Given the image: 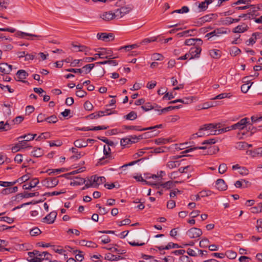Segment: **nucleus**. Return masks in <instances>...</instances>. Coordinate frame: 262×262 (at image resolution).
Returning a JSON list of instances; mask_svg holds the SVG:
<instances>
[{
  "label": "nucleus",
  "mask_w": 262,
  "mask_h": 262,
  "mask_svg": "<svg viewBox=\"0 0 262 262\" xmlns=\"http://www.w3.org/2000/svg\"><path fill=\"white\" fill-rule=\"evenodd\" d=\"M97 53L94 55V57H85L83 58L84 62H91L96 60L98 58L101 59H115L118 58L117 56H114L113 51L111 49L98 48L95 50Z\"/></svg>",
  "instance_id": "f257e3e1"
},
{
  "label": "nucleus",
  "mask_w": 262,
  "mask_h": 262,
  "mask_svg": "<svg viewBox=\"0 0 262 262\" xmlns=\"http://www.w3.org/2000/svg\"><path fill=\"white\" fill-rule=\"evenodd\" d=\"M103 154L105 156L102 158L99 159L96 165H105L108 163H109V161L108 160H106V159H113V157L111 155V149L110 147L108 146L104 145L103 147Z\"/></svg>",
  "instance_id": "f03ea898"
},
{
  "label": "nucleus",
  "mask_w": 262,
  "mask_h": 262,
  "mask_svg": "<svg viewBox=\"0 0 262 262\" xmlns=\"http://www.w3.org/2000/svg\"><path fill=\"white\" fill-rule=\"evenodd\" d=\"M208 149L207 154H209V155L215 154L219 150V147L216 146H210L209 148H207V147L206 146H196V147H193L190 148L188 149H186V150L182 151V154H187V153H188L192 151H193L195 149Z\"/></svg>",
  "instance_id": "7ed1b4c3"
},
{
  "label": "nucleus",
  "mask_w": 262,
  "mask_h": 262,
  "mask_svg": "<svg viewBox=\"0 0 262 262\" xmlns=\"http://www.w3.org/2000/svg\"><path fill=\"white\" fill-rule=\"evenodd\" d=\"M155 133L153 132H146L142 134L141 136H139V137H137L136 136H129V138L132 141V143H135L138 141L139 139H142L143 138H152L153 137L157 136L159 133V131L156 132L154 131Z\"/></svg>",
  "instance_id": "20e7f679"
},
{
  "label": "nucleus",
  "mask_w": 262,
  "mask_h": 262,
  "mask_svg": "<svg viewBox=\"0 0 262 262\" xmlns=\"http://www.w3.org/2000/svg\"><path fill=\"white\" fill-rule=\"evenodd\" d=\"M58 182L57 178H48L41 181L42 185L48 188L56 186Z\"/></svg>",
  "instance_id": "39448f33"
},
{
  "label": "nucleus",
  "mask_w": 262,
  "mask_h": 262,
  "mask_svg": "<svg viewBox=\"0 0 262 262\" xmlns=\"http://www.w3.org/2000/svg\"><path fill=\"white\" fill-rule=\"evenodd\" d=\"M250 124L249 121V119L248 118H244L242 119L236 123L231 125V128H234V130H242L246 126V124Z\"/></svg>",
  "instance_id": "423d86ee"
},
{
  "label": "nucleus",
  "mask_w": 262,
  "mask_h": 262,
  "mask_svg": "<svg viewBox=\"0 0 262 262\" xmlns=\"http://www.w3.org/2000/svg\"><path fill=\"white\" fill-rule=\"evenodd\" d=\"M202 233L203 232L200 229L195 227L190 228L187 232V234L191 238L199 237L202 234Z\"/></svg>",
  "instance_id": "0eeeda50"
},
{
  "label": "nucleus",
  "mask_w": 262,
  "mask_h": 262,
  "mask_svg": "<svg viewBox=\"0 0 262 262\" xmlns=\"http://www.w3.org/2000/svg\"><path fill=\"white\" fill-rule=\"evenodd\" d=\"M215 14H210L199 18L198 20L195 22V26H201L205 23L211 21L213 18V16Z\"/></svg>",
  "instance_id": "6e6552de"
},
{
  "label": "nucleus",
  "mask_w": 262,
  "mask_h": 262,
  "mask_svg": "<svg viewBox=\"0 0 262 262\" xmlns=\"http://www.w3.org/2000/svg\"><path fill=\"white\" fill-rule=\"evenodd\" d=\"M98 39L102 40L104 41H110L111 40L114 39V36L113 33H98L97 34Z\"/></svg>",
  "instance_id": "1a4fd4ad"
},
{
  "label": "nucleus",
  "mask_w": 262,
  "mask_h": 262,
  "mask_svg": "<svg viewBox=\"0 0 262 262\" xmlns=\"http://www.w3.org/2000/svg\"><path fill=\"white\" fill-rule=\"evenodd\" d=\"M57 213L56 211H52L46 216L43 218V222L48 224H53L57 216Z\"/></svg>",
  "instance_id": "9d476101"
},
{
  "label": "nucleus",
  "mask_w": 262,
  "mask_h": 262,
  "mask_svg": "<svg viewBox=\"0 0 262 262\" xmlns=\"http://www.w3.org/2000/svg\"><path fill=\"white\" fill-rule=\"evenodd\" d=\"M201 50V48L200 47H194L191 48L188 52L190 56V59L195 57H199Z\"/></svg>",
  "instance_id": "9b49d317"
},
{
  "label": "nucleus",
  "mask_w": 262,
  "mask_h": 262,
  "mask_svg": "<svg viewBox=\"0 0 262 262\" xmlns=\"http://www.w3.org/2000/svg\"><path fill=\"white\" fill-rule=\"evenodd\" d=\"M12 67L11 65L6 62L0 63V72L2 75L9 74L12 71Z\"/></svg>",
  "instance_id": "f8f14e48"
},
{
  "label": "nucleus",
  "mask_w": 262,
  "mask_h": 262,
  "mask_svg": "<svg viewBox=\"0 0 262 262\" xmlns=\"http://www.w3.org/2000/svg\"><path fill=\"white\" fill-rule=\"evenodd\" d=\"M39 182V181L37 178H34L28 184H24L23 186V188L25 190H31L36 187Z\"/></svg>",
  "instance_id": "ddd939ff"
},
{
  "label": "nucleus",
  "mask_w": 262,
  "mask_h": 262,
  "mask_svg": "<svg viewBox=\"0 0 262 262\" xmlns=\"http://www.w3.org/2000/svg\"><path fill=\"white\" fill-rule=\"evenodd\" d=\"M129 11V10L128 8L122 7L120 8V9H118L114 12L115 16H116V17L117 18H121L123 17L125 14L128 13Z\"/></svg>",
  "instance_id": "4468645a"
},
{
  "label": "nucleus",
  "mask_w": 262,
  "mask_h": 262,
  "mask_svg": "<svg viewBox=\"0 0 262 262\" xmlns=\"http://www.w3.org/2000/svg\"><path fill=\"white\" fill-rule=\"evenodd\" d=\"M178 181L173 182L172 181H169L165 183H162V182H159L158 183H156V185H154V186H160L162 188H165L166 189H169L170 188L173 187L174 186V183H178Z\"/></svg>",
  "instance_id": "2eb2a0df"
},
{
  "label": "nucleus",
  "mask_w": 262,
  "mask_h": 262,
  "mask_svg": "<svg viewBox=\"0 0 262 262\" xmlns=\"http://www.w3.org/2000/svg\"><path fill=\"white\" fill-rule=\"evenodd\" d=\"M215 187L220 191L226 190L227 188V185L226 184L224 180L219 179L215 182Z\"/></svg>",
  "instance_id": "dca6fc26"
},
{
  "label": "nucleus",
  "mask_w": 262,
  "mask_h": 262,
  "mask_svg": "<svg viewBox=\"0 0 262 262\" xmlns=\"http://www.w3.org/2000/svg\"><path fill=\"white\" fill-rule=\"evenodd\" d=\"M249 29V27L245 23H243L240 25H238L232 30V32L235 33H241L247 31Z\"/></svg>",
  "instance_id": "f3484780"
},
{
  "label": "nucleus",
  "mask_w": 262,
  "mask_h": 262,
  "mask_svg": "<svg viewBox=\"0 0 262 262\" xmlns=\"http://www.w3.org/2000/svg\"><path fill=\"white\" fill-rule=\"evenodd\" d=\"M16 75L17 76L18 81L27 83L28 81L24 80L28 76V73L24 70H19L17 72Z\"/></svg>",
  "instance_id": "a211bd4d"
},
{
  "label": "nucleus",
  "mask_w": 262,
  "mask_h": 262,
  "mask_svg": "<svg viewBox=\"0 0 262 262\" xmlns=\"http://www.w3.org/2000/svg\"><path fill=\"white\" fill-rule=\"evenodd\" d=\"M93 181L95 182L96 188L98 187L99 185L103 184L106 181V179L104 177H98L96 175L93 176Z\"/></svg>",
  "instance_id": "6ab92c4d"
},
{
  "label": "nucleus",
  "mask_w": 262,
  "mask_h": 262,
  "mask_svg": "<svg viewBox=\"0 0 262 262\" xmlns=\"http://www.w3.org/2000/svg\"><path fill=\"white\" fill-rule=\"evenodd\" d=\"M104 259L110 261H118L119 260L124 259V257L120 255L116 256L110 253H108L105 255Z\"/></svg>",
  "instance_id": "aec40b11"
},
{
  "label": "nucleus",
  "mask_w": 262,
  "mask_h": 262,
  "mask_svg": "<svg viewBox=\"0 0 262 262\" xmlns=\"http://www.w3.org/2000/svg\"><path fill=\"white\" fill-rule=\"evenodd\" d=\"M114 14V12L113 13L111 11L106 12L101 14L100 17L104 20L110 21L116 17Z\"/></svg>",
  "instance_id": "412c9836"
},
{
  "label": "nucleus",
  "mask_w": 262,
  "mask_h": 262,
  "mask_svg": "<svg viewBox=\"0 0 262 262\" xmlns=\"http://www.w3.org/2000/svg\"><path fill=\"white\" fill-rule=\"evenodd\" d=\"M213 0H205V1L199 3L198 7L200 11H204L207 9L209 4L212 3Z\"/></svg>",
  "instance_id": "4be33fe9"
},
{
  "label": "nucleus",
  "mask_w": 262,
  "mask_h": 262,
  "mask_svg": "<svg viewBox=\"0 0 262 262\" xmlns=\"http://www.w3.org/2000/svg\"><path fill=\"white\" fill-rule=\"evenodd\" d=\"M70 150H71L73 153L75 154V155L71 157V159H79L85 155L84 152H78L77 149L74 147L71 148Z\"/></svg>",
  "instance_id": "5701e85b"
},
{
  "label": "nucleus",
  "mask_w": 262,
  "mask_h": 262,
  "mask_svg": "<svg viewBox=\"0 0 262 262\" xmlns=\"http://www.w3.org/2000/svg\"><path fill=\"white\" fill-rule=\"evenodd\" d=\"M196 42H199L198 45H202V40L200 38H189L185 41V45L186 46L194 45Z\"/></svg>",
  "instance_id": "b1692460"
},
{
  "label": "nucleus",
  "mask_w": 262,
  "mask_h": 262,
  "mask_svg": "<svg viewBox=\"0 0 262 262\" xmlns=\"http://www.w3.org/2000/svg\"><path fill=\"white\" fill-rule=\"evenodd\" d=\"M249 152L253 157H262V147L257 148L252 150H249Z\"/></svg>",
  "instance_id": "393cba45"
},
{
  "label": "nucleus",
  "mask_w": 262,
  "mask_h": 262,
  "mask_svg": "<svg viewBox=\"0 0 262 262\" xmlns=\"http://www.w3.org/2000/svg\"><path fill=\"white\" fill-rule=\"evenodd\" d=\"M15 36L17 37L21 38H26L27 36H34L37 37V35L32 34L30 33H25L21 31H18L15 32Z\"/></svg>",
  "instance_id": "a878e982"
},
{
  "label": "nucleus",
  "mask_w": 262,
  "mask_h": 262,
  "mask_svg": "<svg viewBox=\"0 0 262 262\" xmlns=\"http://www.w3.org/2000/svg\"><path fill=\"white\" fill-rule=\"evenodd\" d=\"M85 180L83 178L76 177L75 179L71 182L70 185L73 186L80 185L85 183Z\"/></svg>",
  "instance_id": "bb28decb"
},
{
  "label": "nucleus",
  "mask_w": 262,
  "mask_h": 262,
  "mask_svg": "<svg viewBox=\"0 0 262 262\" xmlns=\"http://www.w3.org/2000/svg\"><path fill=\"white\" fill-rule=\"evenodd\" d=\"M74 144L76 147L82 148L88 146V143L82 139H78L75 141Z\"/></svg>",
  "instance_id": "cd10ccee"
},
{
  "label": "nucleus",
  "mask_w": 262,
  "mask_h": 262,
  "mask_svg": "<svg viewBox=\"0 0 262 262\" xmlns=\"http://www.w3.org/2000/svg\"><path fill=\"white\" fill-rule=\"evenodd\" d=\"M221 52L216 49H212L209 51V54L211 57L215 59H219L221 56Z\"/></svg>",
  "instance_id": "c85d7f7f"
},
{
  "label": "nucleus",
  "mask_w": 262,
  "mask_h": 262,
  "mask_svg": "<svg viewBox=\"0 0 262 262\" xmlns=\"http://www.w3.org/2000/svg\"><path fill=\"white\" fill-rule=\"evenodd\" d=\"M217 124H214L212 123L205 124L201 127V130H212V129L217 128Z\"/></svg>",
  "instance_id": "c756f323"
},
{
  "label": "nucleus",
  "mask_w": 262,
  "mask_h": 262,
  "mask_svg": "<svg viewBox=\"0 0 262 262\" xmlns=\"http://www.w3.org/2000/svg\"><path fill=\"white\" fill-rule=\"evenodd\" d=\"M36 136V134H28L27 135H24L23 136H21L18 137L17 140L24 139H25V141H29L33 140L35 138Z\"/></svg>",
  "instance_id": "7c9ffc66"
},
{
  "label": "nucleus",
  "mask_w": 262,
  "mask_h": 262,
  "mask_svg": "<svg viewBox=\"0 0 262 262\" xmlns=\"http://www.w3.org/2000/svg\"><path fill=\"white\" fill-rule=\"evenodd\" d=\"M135 179L138 181H141V182L144 183V184H147L148 185L154 186V185L156 184L154 183V182H152V181H147V180L144 179L141 176H135Z\"/></svg>",
  "instance_id": "2f4dec72"
},
{
  "label": "nucleus",
  "mask_w": 262,
  "mask_h": 262,
  "mask_svg": "<svg viewBox=\"0 0 262 262\" xmlns=\"http://www.w3.org/2000/svg\"><path fill=\"white\" fill-rule=\"evenodd\" d=\"M190 32H196V30L194 29H193L184 31L183 32L178 33L177 34V36L179 37H183V36L188 37L189 36H192V34H189V33Z\"/></svg>",
  "instance_id": "473e14b6"
},
{
  "label": "nucleus",
  "mask_w": 262,
  "mask_h": 262,
  "mask_svg": "<svg viewBox=\"0 0 262 262\" xmlns=\"http://www.w3.org/2000/svg\"><path fill=\"white\" fill-rule=\"evenodd\" d=\"M85 168L84 167H81V168H80L76 170H74L70 173H66V174H62V175H61L60 177H65L67 179H69V176L71 174H76V173H80V172H81L82 171H83L84 170Z\"/></svg>",
  "instance_id": "72a5a7b5"
},
{
  "label": "nucleus",
  "mask_w": 262,
  "mask_h": 262,
  "mask_svg": "<svg viewBox=\"0 0 262 262\" xmlns=\"http://www.w3.org/2000/svg\"><path fill=\"white\" fill-rule=\"evenodd\" d=\"M95 64L94 63L88 64L83 66L81 69H82V73L84 72V74H86L91 72Z\"/></svg>",
  "instance_id": "f704fd0d"
},
{
  "label": "nucleus",
  "mask_w": 262,
  "mask_h": 262,
  "mask_svg": "<svg viewBox=\"0 0 262 262\" xmlns=\"http://www.w3.org/2000/svg\"><path fill=\"white\" fill-rule=\"evenodd\" d=\"M223 33H226V32H222V31H221L220 29H217L214 30V31H213L209 33H207L205 36L208 37L209 38H211V37H212L213 36H218L220 34Z\"/></svg>",
  "instance_id": "c9c22d12"
},
{
  "label": "nucleus",
  "mask_w": 262,
  "mask_h": 262,
  "mask_svg": "<svg viewBox=\"0 0 262 262\" xmlns=\"http://www.w3.org/2000/svg\"><path fill=\"white\" fill-rule=\"evenodd\" d=\"M104 248L108 250H110L113 252H116L118 254H123L126 253V251L125 250L118 249L112 247H104Z\"/></svg>",
  "instance_id": "e433bc0d"
},
{
  "label": "nucleus",
  "mask_w": 262,
  "mask_h": 262,
  "mask_svg": "<svg viewBox=\"0 0 262 262\" xmlns=\"http://www.w3.org/2000/svg\"><path fill=\"white\" fill-rule=\"evenodd\" d=\"M108 60H104L103 61H99L96 63L97 64H110L114 66H116L118 64V62L116 60H111V59H108Z\"/></svg>",
  "instance_id": "4c0bfd02"
},
{
  "label": "nucleus",
  "mask_w": 262,
  "mask_h": 262,
  "mask_svg": "<svg viewBox=\"0 0 262 262\" xmlns=\"http://www.w3.org/2000/svg\"><path fill=\"white\" fill-rule=\"evenodd\" d=\"M126 120H134L137 118V114L134 111H132L124 117Z\"/></svg>",
  "instance_id": "58836bf2"
},
{
  "label": "nucleus",
  "mask_w": 262,
  "mask_h": 262,
  "mask_svg": "<svg viewBox=\"0 0 262 262\" xmlns=\"http://www.w3.org/2000/svg\"><path fill=\"white\" fill-rule=\"evenodd\" d=\"M66 191L65 189H62L59 191H53L52 192H46L43 194V195L48 196H53V195H59L61 194L64 193H66Z\"/></svg>",
  "instance_id": "ea45409f"
},
{
  "label": "nucleus",
  "mask_w": 262,
  "mask_h": 262,
  "mask_svg": "<svg viewBox=\"0 0 262 262\" xmlns=\"http://www.w3.org/2000/svg\"><path fill=\"white\" fill-rule=\"evenodd\" d=\"M210 242L208 238L206 237H204L202 239V240L200 242V246L201 248H205L208 247L210 245H209Z\"/></svg>",
  "instance_id": "a19ab883"
},
{
  "label": "nucleus",
  "mask_w": 262,
  "mask_h": 262,
  "mask_svg": "<svg viewBox=\"0 0 262 262\" xmlns=\"http://www.w3.org/2000/svg\"><path fill=\"white\" fill-rule=\"evenodd\" d=\"M182 107V105H178V106H168L167 107H165L163 109H161V110L160 111V114H162L163 113H164L166 111H171V110H175V109H178V108H181Z\"/></svg>",
  "instance_id": "79ce46f5"
},
{
  "label": "nucleus",
  "mask_w": 262,
  "mask_h": 262,
  "mask_svg": "<svg viewBox=\"0 0 262 262\" xmlns=\"http://www.w3.org/2000/svg\"><path fill=\"white\" fill-rule=\"evenodd\" d=\"M235 147L239 150L247 149V143L245 142H238L236 143Z\"/></svg>",
  "instance_id": "37998d69"
},
{
  "label": "nucleus",
  "mask_w": 262,
  "mask_h": 262,
  "mask_svg": "<svg viewBox=\"0 0 262 262\" xmlns=\"http://www.w3.org/2000/svg\"><path fill=\"white\" fill-rule=\"evenodd\" d=\"M231 96L230 93H222L220 94L217 96H216L215 97L212 98V100H215V99H222L225 98H230Z\"/></svg>",
  "instance_id": "c03bdc74"
},
{
  "label": "nucleus",
  "mask_w": 262,
  "mask_h": 262,
  "mask_svg": "<svg viewBox=\"0 0 262 262\" xmlns=\"http://www.w3.org/2000/svg\"><path fill=\"white\" fill-rule=\"evenodd\" d=\"M58 118L56 116L53 115L50 117H47L46 122L49 123H55L58 121Z\"/></svg>",
  "instance_id": "a18cd8bd"
},
{
  "label": "nucleus",
  "mask_w": 262,
  "mask_h": 262,
  "mask_svg": "<svg viewBox=\"0 0 262 262\" xmlns=\"http://www.w3.org/2000/svg\"><path fill=\"white\" fill-rule=\"evenodd\" d=\"M180 163L178 161H169L166 164V166L169 169L178 167Z\"/></svg>",
  "instance_id": "49530a36"
},
{
  "label": "nucleus",
  "mask_w": 262,
  "mask_h": 262,
  "mask_svg": "<svg viewBox=\"0 0 262 262\" xmlns=\"http://www.w3.org/2000/svg\"><path fill=\"white\" fill-rule=\"evenodd\" d=\"M189 11V8L187 6H183L180 9H177L173 11H172L171 13L173 14L174 13H187Z\"/></svg>",
  "instance_id": "de8ad7c7"
},
{
  "label": "nucleus",
  "mask_w": 262,
  "mask_h": 262,
  "mask_svg": "<svg viewBox=\"0 0 262 262\" xmlns=\"http://www.w3.org/2000/svg\"><path fill=\"white\" fill-rule=\"evenodd\" d=\"M124 128L129 130H136L139 131L147 130L146 128H141L139 126H125Z\"/></svg>",
  "instance_id": "09e8293b"
},
{
  "label": "nucleus",
  "mask_w": 262,
  "mask_h": 262,
  "mask_svg": "<svg viewBox=\"0 0 262 262\" xmlns=\"http://www.w3.org/2000/svg\"><path fill=\"white\" fill-rule=\"evenodd\" d=\"M120 144L122 146H125L128 144H132V141L129 137L121 139Z\"/></svg>",
  "instance_id": "8fccbe9b"
},
{
  "label": "nucleus",
  "mask_w": 262,
  "mask_h": 262,
  "mask_svg": "<svg viewBox=\"0 0 262 262\" xmlns=\"http://www.w3.org/2000/svg\"><path fill=\"white\" fill-rule=\"evenodd\" d=\"M39 256H43V260L46 259L49 260L50 262H52L51 260L52 258V255L48 252H40Z\"/></svg>",
  "instance_id": "3c124183"
},
{
  "label": "nucleus",
  "mask_w": 262,
  "mask_h": 262,
  "mask_svg": "<svg viewBox=\"0 0 262 262\" xmlns=\"http://www.w3.org/2000/svg\"><path fill=\"white\" fill-rule=\"evenodd\" d=\"M43 154L42 150L40 148H37L32 151V155L35 157H39Z\"/></svg>",
  "instance_id": "603ef678"
},
{
  "label": "nucleus",
  "mask_w": 262,
  "mask_h": 262,
  "mask_svg": "<svg viewBox=\"0 0 262 262\" xmlns=\"http://www.w3.org/2000/svg\"><path fill=\"white\" fill-rule=\"evenodd\" d=\"M93 176L89 179L88 180V181H86V184L85 185V187L88 188H90V187H94V188H96L95 187V182H93Z\"/></svg>",
  "instance_id": "864d4df0"
},
{
  "label": "nucleus",
  "mask_w": 262,
  "mask_h": 262,
  "mask_svg": "<svg viewBox=\"0 0 262 262\" xmlns=\"http://www.w3.org/2000/svg\"><path fill=\"white\" fill-rule=\"evenodd\" d=\"M41 233L40 230L37 227H34L32 228L30 231V234L31 236H37L39 235Z\"/></svg>",
  "instance_id": "5fc2aeb1"
},
{
  "label": "nucleus",
  "mask_w": 262,
  "mask_h": 262,
  "mask_svg": "<svg viewBox=\"0 0 262 262\" xmlns=\"http://www.w3.org/2000/svg\"><path fill=\"white\" fill-rule=\"evenodd\" d=\"M253 83L252 82L250 84L249 83H245L242 85L241 86V91L244 93H246L249 90L252 84Z\"/></svg>",
  "instance_id": "6e6d98bb"
},
{
  "label": "nucleus",
  "mask_w": 262,
  "mask_h": 262,
  "mask_svg": "<svg viewBox=\"0 0 262 262\" xmlns=\"http://www.w3.org/2000/svg\"><path fill=\"white\" fill-rule=\"evenodd\" d=\"M8 242L5 240H1L0 241V251L4 252L5 251H9V249L3 247L4 246H7Z\"/></svg>",
  "instance_id": "4d7b16f0"
},
{
  "label": "nucleus",
  "mask_w": 262,
  "mask_h": 262,
  "mask_svg": "<svg viewBox=\"0 0 262 262\" xmlns=\"http://www.w3.org/2000/svg\"><path fill=\"white\" fill-rule=\"evenodd\" d=\"M169 142V139L165 138H158L155 140V143L158 145L165 144Z\"/></svg>",
  "instance_id": "13d9d810"
},
{
  "label": "nucleus",
  "mask_w": 262,
  "mask_h": 262,
  "mask_svg": "<svg viewBox=\"0 0 262 262\" xmlns=\"http://www.w3.org/2000/svg\"><path fill=\"white\" fill-rule=\"evenodd\" d=\"M141 108L145 112L148 111L155 108V106L152 105L150 103H146L145 105H142Z\"/></svg>",
  "instance_id": "bf43d9fd"
},
{
  "label": "nucleus",
  "mask_w": 262,
  "mask_h": 262,
  "mask_svg": "<svg viewBox=\"0 0 262 262\" xmlns=\"http://www.w3.org/2000/svg\"><path fill=\"white\" fill-rule=\"evenodd\" d=\"M156 248L159 250H169L173 249L172 243H169L166 246H156Z\"/></svg>",
  "instance_id": "052dcab7"
},
{
  "label": "nucleus",
  "mask_w": 262,
  "mask_h": 262,
  "mask_svg": "<svg viewBox=\"0 0 262 262\" xmlns=\"http://www.w3.org/2000/svg\"><path fill=\"white\" fill-rule=\"evenodd\" d=\"M226 254L227 256L230 259H234L237 255L236 253L232 250L227 251L226 253Z\"/></svg>",
  "instance_id": "680f3d73"
},
{
  "label": "nucleus",
  "mask_w": 262,
  "mask_h": 262,
  "mask_svg": "<svg viewBox=\"0 0 262 262\" xmlns=\"http://www.w3.org/2000/svg\"><path fill=\"white\" fill-rule=\"evenodd\" d=\"M16 183V181L14 182H3L0 181V186L3 187H10Z\"/></svg>",
  "instance_id": "e2e57ef3"
},
{
  "label": "nucleus",
  "mask_w": 262,
  "mask_h": 262,
  "mask_svg": "<svg viewBox=\"0 0 262 262\" xmlns=\"http://www.w3.org/2000/svg\"><path fill=\"white\" fill-rule=\"evenodd\" d=\"M227 169V165L225 163H222L219 166V172L220 173L223 174L226 171Z\"/></svg>",
  "instance_id": "0e129e2a"
},
{
  "label": "nucleus",
  "mask_w": 262,
  "mask_h": 262,
  "mask_svg": "<svg viewBox=\"0 0 262 262\" xmlns=\"http://www.w3.org/2000/svg\"><path fill=\"white\" fill-rule=\"evenodd\" d=\"M151 58L154 60H162L164 58V57L161 54L155 53L152 55Z\"/></svg>",
  "instance_id": "69168bd1"
},
{
  "label": "nucleus",
  "mask_w": 262,
  "mask_h": 262,
  "mask_svg": "<svg viewBox=\"0 0 262 262\" xmlns=\"http://www.w3.org/2000/svg\"><path fill=\"white\" fill-rule=\"evenodd\" d=\"M30 178V174H27L24 175L21 177L19 178L16 181V182H25L29 180Z\"/></svg>",
  "instance_id": "338daca9"
},
{
  "label": "nucleus",
  "mask_w": 262,
  "mask_h": 262,
  "mask_svg": "<svg viewBox=\"0 0 262 262\" xmlns=\"http://www.w3.org/2000/svg\"><path fill=\"white\" fill-rule=\"evenodd\" d=\"M47 117L45 114L40 113L37 117V121L38 123L46 121Z\"/></svg>",
  "instance_id": "774afa93"
}]
</instances>
